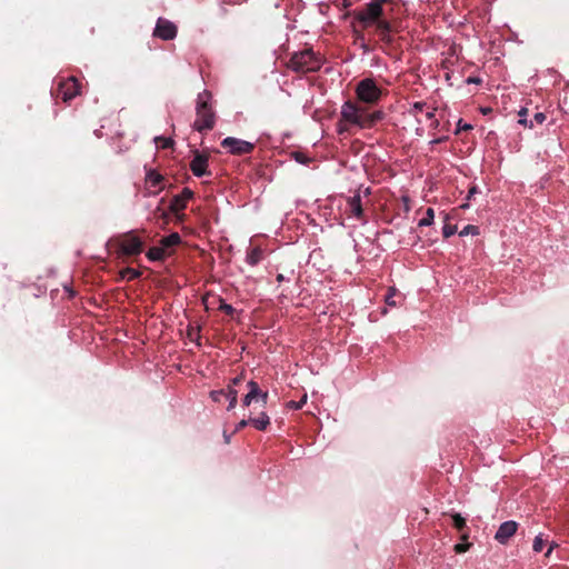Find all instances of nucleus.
Wrapping results in <instances>:
<instances>
[{"label": "nucleus", "instance_id": "f257e3e1", "mask_svg": "<svg viewBox=\"0 0 569 569\" xmlns=\"http://www.w3.org/2000/svg\"><path fill=\"white\" fill-rule=\"evenodd\" d=\"M393 0H371L361 9L349 12L363 29L375 27V31L380 40L386 44H391L393 38L392 32L396 31L395 20L390 18V11Z\"/></svg>", "mask_w": 569, "mask_h": 569}, {"label": "nucleus", "instance_id": "f03ea898", "mask_svg": "<svg viewBox=\"0 0 569 569\" xmlns=\"http://www.w3.org/2000/svg\"><path fill=\"white\" fill-rule=\"evenodd\" d=\"M385 113L380 110L368 112L366 108L358 106L352 101H347L341 108V118L350 124L360 128H372L377 122L382 120Z\"/></svg>", "mask_w": 569, "mask_h": 569}, {"label": "nucleus", "instance_id": "7ed1b4c3", "mask_svg": "<svg viewBox=\"0 0 569 569\" xmlns=\"http://www.w3.org/2000/svg\"><path fill=\"white\" fill-rule=\"evenodd\" d=\"M211 92L203 90L198 94L196 104V120L193 129L204 132L213 129L216 124V112L210 103Z\"/></svg>", "mask_w": 569, "mask_h": 569}, {"label": "nucleus", "instance_id": "20e7f679", "mask_svg": "<svg viewBox=\"0 0 569 569\" xmlns=\"http://www.w3.org/2000/svg\"><path fill=\"white\" fill-rule=\"evenodd\" d=\"M323 59L320 53H316L312 49H305L295 52L287 66L297 73L316 72L320 70Z\"/></svg>", "mask_w": 569, "mask_h": 569}, {"label": "nucleus", "instance_id": "39448f33", "mask_svg": "<svg viewBox=\"0 0 569 569\" xmlns=\"http://www.w3.org/2000/svg\"><path fill=\"white\" fill-rule=\"evenodd\" d=\"M113 242L117 252L122 256H138L143 251V241L136 231L122 233L114 238Z\"/></svg>", "mask_w": 569, "mask_h": 569}, {"label": "nucleus", "instance_id": "423d86ee", "mask_svg": "<svg viewBox=\"0 0 569 569\" xmlns=\"http://www.w3.org/2000/svg\"><path fill=\"white\" fill-rule=\"evenodd\" d=\"M356 94L359 101L376 104L381 99L382 90L372 78H365L358 82Z\"/></svg>", "mask_w": 569, "mask_h": 569}, {"label": "nucleus", "instance_id": "0eeeda50", "mask_svg": "<svg viewBox=\"0 0 569 569\" xmlns=\"http://www.w3.org/2000/svg\"><path fill=\"white\" fill-rule=\"evenodd\" d=\"M221 147L228 150L230 154L243 156L252 153L256 144L234 137H227L221 141Z\"/></svg>", "mask_w": 569, "mask_h": 569}, {"label": "nucleus", "instance_id": "6e6552de", "mask_svg": "<svg viewBox=\"0 0 569 569\" xmlns=\"http://www.w3.org/2000/svg\"><path fill=\"white\" fill-rule=\"evenodd\" d=\"M80 93V84L76 78L70 77L58 83L56 89L57 98L63 102H69Z\"/></svg>", "mask_w": 569, "mask_h": 569}, {"label": "nucleus", "instance_id": "1a4fd4ad", "mask_svg": "<svg viewBox=\"0 0 569 569\" xmlns=\"http://www.w3.org/2000/svg\"><path fill=\"white\" fill-rule=\"evenodd\" d=\"M177 26L166 18H159L153 29V37L164 41L173 40L177 37Z\"/></svg>", "mask_w": 569, "mask_h": 569}, {"label": "nucleus", "instance_id": "9d476101", "mask_svg": "<svg viewBox=\"0 0 569 569\" xmlns=\"http://www.w3.org/2000/svg\"><path fill=\"white\" fill-rule=\"evenodd\" d=\"M192 197H193V192L189 188H183L181 193L176 194L171 199L170 206H169L170 211L172 213H174L178 219H182L184 217V214L180 216L179 212L182 211L183 209H186L187 202L190 199H192Z\"/></svg>", "mask_w": 569, "mask_h": 569}, {"label": "nucleus", "instance_id": "9b49d317", "mask_svg": "<svg viewBox=\"0 0 569 569\" xmlns=\"http://www.w3.org/2000/svg\"><path fill=\"white\" fill-rule=\"evenodd\" d=\"M208 154L196 151L190 162V170L196 177L211 176V172L208 170Z\"/></svg>", "mask_w": 569, "mask_h": 569}, {"label": "nucleus", "instance_id": "f8f14e48", "mask_svg": "<svg viewBox=\"0 0 569 569\" xmlns=\"http://www.w3.org/2000/svg\"><path fill=\"white\" fill-rule=\"evenodd\" d=\"M517 529H518V523L516 521H512V520L505 521L499 526V528L495 535V539L498 542L505 545L517 532Z\"/></svg>", "mask_w": 569, "mask_h": 569}, {"label": "nucleus", "instance_id": "ddd939ff", "mask_svg": "<svg viewBox=\"0 0 569 569\" xmlns=\"http://www.w3.org/2000/svg\"><path fill=\"white\" fill-rule=\"evenodd\" d=\"M346 212L349 216H353L359 220H363L365 214L361 203V197L359 193L347 198Z\"/></svg>", "mask_w": 569, "mask_h": 569}, {"label": "nucleus", "instance_id": "4468645a", "mask_svg": "<svg viewBox=\"0 0 569 569\" xmlns=\"http://www.w3.org/2000/svg\"><path fill=\"white\" fill-rule=\"evenodd\" d=\"M181 243V237L178 232H172L160 239L159 244L166 250L173 253V248Z\"/></svg>", "mask_w": 569, "mask_h": 569}, {"label": "nucleus", "instance_id": "2eb2a0df", "mask_svg": "<svg viewBox=\"0 0 569 569\" xmlns=\"http://www.w3.org/2000/svg\"><path fill=\"white\" fill-rule=\"evenodd\" d=\"M147 258L151 261H163L171 256V251H166L160 244L151 247L147 253Z\"/></svg>", "mask_w": 569, "mask_h": 569}, {"label": "nucleus", "instance_id": "dca6fc26", "mask_svg": "<svg viewBox=\"0 0 569 569\" xmlns=\"http://www.w3.org/2000/svg\"><path fill=\"white\" fill-rule=\"evenodd\" d=\"M250 423L258 430H266L270 425L269 416L266 412H261L257 418L250 419Z\"/></svg>", "mask_w": 569, "mask_h": 569}, {"label": "nucleus", "instance_id": "f3484780", "mask_svg": "<svg viewBox=\"0 0 569 569\" xmlns=\"http://www.w3.org/2000/svg\"><path fill=\"white\" fill-rule=\"evenodd\" d=\"M262 259V250L259 248V247H254L252 248L248 253H247V262L250 264V266H256L258 264Z\"/></svg>", "mask_w": 569, "mask_h": 569}, {"label": "nucleus", "instance_id": "a211bd4d", "mask_svg": "<svg viewBox=\"0 0 569 569\" xmlns=\"http://www.w3.org/2000/svg\"><path fill=\"white\" fill-rule=\"evenodd\" d=\"M162 180H163V177L159 172H157L154 170H149L147 172L146 182L150 187H153V188L159 187L160 183L162 182Z\"/></svg>", "mask_w": 569, "mask_h": 569}, {"label": "nucleus", "instance_id": "6ab92c4d", "mask_svg": "<svg viewBox=\"0 0 569 569\" xmlns=\"http://www.w3.org/2000/svg\"><path fill=\"white\" fill-rule=\"evenodd\" d=\"M141 272L139 270L132 269V268H124L120 271V278L127 279L128 281L136 280L140 278Z\"/></svg>", "mask_w": 569, "mask_h": 569}, {"label": "nucleus", "instance_id": "aec40b11", "mask_svg": "<svg viewBox=\"0 0 569 569\" xmlns=\"http://www.w3.org/2000/svg\"><path fill=\"white\" fill-rule=\"evenodd\" d=\"M451 517L453 521V527L458 531H462L467 527L466 519L460 513H453Z\"/></svg>", "mask_w": 569, "mask_h": 569}, {"label": "nucleus", "instance_id": "412c9836", "mask_svg": "<svg viewBox=\"0 0 569 569\" xmlns=\"http://www.w3.org/2000/svg\"><path fill=\"white\" fill-rule=\"evenodd\" d=\"M527 114H528V109L527 108H521L519 110V112H518V116H519L518 122L520 124H522L523 127L532 128L533 127V122H532V120L530 122H528Z\"/></svg>", "mask_w": 569, "mask_h": 569}, {"label": "nucleus", "instance_id": "4be33fe9", "mask_svg": "<svg viewBox=\"0 0 569 569\" xmlns=\"http://www.w3.org/2000/svg\"><path fill=\"white\" fill-rule=\"evenodd\" d=\"M397 293H398L397 289L389 288L388 295L385 298V301H386L387 306L396 307L398 305V301L396 300Z\"/></svg>", "mask_w": 569, "mask_h": 569}, {"label": "nucleus", "instance_id": "5701e85b", "mask_svg": "<svg viewBox=\"0 0 569 569\" xmlns=\"http://www.w3.org/2000/svg\"><path fill=\"white\" fill-rule=\"evenodd\" d=\"M435 219V211L432 208H428L426 211V217H423L419 221V226H430L433 222Z\"/></svg>", "mask_w": 569, "mask_h": 569}, {"label": "nucleus", "instance_id": "b1692460", "mask_svg": "<svg viewBox=\"0 0 569 569\" xmlns=\"http://www.w3.org/2000/svg\"><path fill=\"white\" fill-rule=\"evenodd\" d=\"M248 388H249L248 393L253 399H258V396H260V393H261V389H260L259 385L256 381L251 380L248 382Z\"/></svg>", "mask_w": 569, "mask_h": 569}, {"label": "nucleus", "instance_id": "393cba45", "mask_svg": "<svg viewBox=\"0 0 569 569\" xmlns=\"http://www.w3.org/2000/svg\"><path fill=\"white\" fill-rule=\"evenodd\" d=\"M156 142L161 149H169L173 146V140L170 138L157 137Z\"/></svg>", "mask_w": 569, "mask_h": 569}, {"label": "nucleus", "instance_id": "a878e982", "mask_svg": "<svg viewBox=\"0 0 569 569\" xmlns=\"http://www.w3.org/2000/svg\"><path fill=\"white\" fill-rule=\"evenodd\" d=\"M546 545V540L542 538L541 535L537 536L533 540V546H532V549L536 551V552H541L543 547Z\"/></svg>", "mask_w": 569, "mask_h": 569}, {"label": "nucleus", "instance_id": "bb28decb", "mask_svg": "<svg viewBox=\"0 0 569 569\" xmlns=\"http://www.w3.org/2000/svg\"><path fill=\"white\" fill-rule=\"evenodd\" d=\"M293 158L297 162L301 164H308L310 162V158L306 153L300 151L293 152Z\"/></svg>", "mask_w": 569, "mask_h": 569}, {"label": "nucleus", "instance_id": "cd10ccee", "mask_svg": "<svg viewBox=\"0 0 569 569\" xmlns=\"http://www.w3.org/2000/svg\"><path fill=\"white\" fill-rule=\"evenodd\" d=\"M457 232V227L455 224L447 223L442 228V234L445 238H449Z\"/></svg>", "mask_w": 569, "mask_h": 569}, {"label": "nucleus", "instance_id": "c85d7f7f", "mask_svg": "<svg viewBox=\"0 0 569 569\" xmlns=\"http://www.w3.org/2000/svg\"><path fill=\"white\" fill-rule=\"evenodd\" d=\"M219 310H220V311H222V312H224V313H226V315H228V316H232V315H233V312H234V308H233L231 305L227 303V302H226L224 300H222V299L220 300Z\"/></svg>", "mask_w": 569, "mask_h": 569}, {"label": "nucleus", "instance_id": "c756f323", "mask_svg": "<svg viewBox=\"0 0 569 569\" xmlns=\"http://www.w3.org/2000/svg\"><path fill=\"white\" fill-rule=\"evenodd\" d=\"M467 234H479V228L473 224L466 226L461 232L460 236H467Z\"/></svg>", "mask_w": 569, "mask_h": 569}, {"label": "nucleus", "instance_id": "7c9ffc66", "mask_svg": "<svg viewBox=\"0 0 569 569\" xmlns=\"http://www.w3.org/2000/svg\"><path fill=\"white\" fill-rule=\"evenodd\" d=\"M426 107V102L423 101H417L412 104V108L410 110V113L413 116H418V113L422 112Z\"/></svg>", "mask_w": 569, "mask_h": 569}, {"label": "nucleus", "instance_id": "2f4dec72", "mask_svg": "<svg viewBox=\"0 0 569 569\" xmlns=\"http://www.w3.org/2000/svg\"><path fill=\"white\" fill-rule=\"evenodd\" d=\"M210 398L214 401V402H220L223 398H226V395H224V389H220V390H213L210 392Z\"/></svg>", "mask_w": 569, "mask_h": 569}, {"label": "nucleus", "instance_id": "473e14b6", "mask_svg": "<svg viewBox=\"0 0 569 569\" xmlns=\"http://www.w3.org/2000/svg\"><path fill=\"white\" fill-rule=\"evenodd\" d=\"M200 328L199 327H189L188 328V337L190 340H196L199 338Z\"/></svg>", "mask_w": 569, "mask_h": 569}, {"label": "nucleus", "instance_id": "72a5a7b5", "mask_svg": "<svg viewBox=\"0 0 569 569\" xmlns=\"http://www.w3.org/2000/svg\"><path fill=\"white\" fill-rule=\"evenodd\" d=\"M470 546L471 545L468 542L467 543H457L453 549L457 553H462V552H466L470 548Z\"/></svg>", "mask_w": 569, "mask_h": 569}, {"label": "nucleus", "instance_id": "f704fd0d", "mask_svg": "<svg viewBox=\"0 0 569 569\" xmlns=\"http://www.w3.org/2000/svg\"><path fill=\"white\" fill-rule=\"evenodd\" d=\"M306 401H307V396L305 395L300 401H297V402L291 401L289 403V406H290V408H293V409H301L302 406L306 403Z\"/></svg>", "mask_w": 569, "mask_h": 569}, {"label": "nucleus", "instance_id": "c9c22d12", "mask_svg": "<svg viewBox=\"0 0 569 569\" xmlns=\"http://www.w3.org/2000/svg\"><path fill=\"white\" fill-rule=\"evenodd\" d=\"M250 422V419L249 420H246V419H242L240 420L237 425H236V428L233 430V433L236 432H239L240 430H242L243 428H246L248 426V423Z\"/></svg>", "mask_w": 569, "mask_h": 569}, {"label": "nucleus", "instance_id": "e433bc0d", "mask_svg": "<svg viewBox=\"0 0 569 569\" xmlns=\"http://www.w3.org/2000/svg\"><path fill=\"white\" fill-rule=\"evenodd\" d=\"M224 395L226 398L238 397V391L232 388V386H228V388L224 389Z\"/></svg>", "mask_w": 569, "mask_h": 569}, {"label": "nucleus", "instance_id": "4c0bfd02", "mask_svg": "<svg viewBox=\"0 0 569 569\" xmlns=\"http://www.w3.org/2000/svg\"><path fill=\"white\" fill-rule=\"evenodd\" d=\"M546 118H547V117H546V114H545L543 112H537V113L535 114V117H533V120H535L537 123L541 124V123L546 120Z\"/></svg>", "mask_w": 569, "mask_h": 569}, {"label": "nucleus", "instance_id": "58836bf2", "mask_svg": "<svg viewBox=\"0 0 569 569\" xmlns=\"http://www.w3.org/2000/svg\"><path fill=\"white\" fill-rule=\"evenodd\" d=\"M472 129V126L471 124H468V123H465V124H461V120H459L458 124H457V132H459L460 130H471Z\"/></svg>", "mask_w": 569, "mask_h": 569}, {"label": "nucleus", "instance_id": "ea45409f", "mask_svg": "<svg viewBox=\"0 0 569 569\" xmlns=\"http://www.w3.org/2000/svg\"><path fill=\"white\" fill-rule=\"evenodd\" d=\"M229 400L228 410H232L237 405L238 397L227 398Z\"/></svg>", "mask_w": 569, "mask_h": 569}, {"label": "nucleus", "instance_id": "a19ab883", "mask_svg": "<svg viewBox=\"0 0 569 569\" xmlns=\"http://www.w3.org/2000/svg\"><path fill=\"white\" fill-rule=\"evenodd\" d=\"M252 400L254 399L249 393H247L242 400L243 406L249 407Z\"/></svg>", "mask_w": 569, "mask_h": 569}, {"label": "nucleus", "instance_id": "79ce46f5", "mask_svg": "<svg viewBox=\"0 0 569 569\" xmlns=\"http://www.w3.org/2000/svg\"><path fill=\"white\" fill-rule=\"evenodd\" d=\"M478 192L477 187H471L468 191L467 199L470 200Z\"/></svg>", "mask_w": 569, "mask_h": 569}, {"label": "nucleus", "instance_id": "37998d69", "mask_svg": "<svg viewBox=\"0 0 569 569\" xmlns=\"http://www.w3.org/2000/svg\"><path fill=\"white\" fill-rule=\"evenodd\" d=\"M435 117H436V114H435V110L428 111V112L426 113V118H427L428 120H435L436 124H438V121L435 119Z\"/></svg>", "mask_w": 569, "mask_h": 569}, {"label": "nucleus", "instance_id": "c03bdc74", "mask_svg": "<svg viewBox=\"0 0 569 569\" xmlns=\"http://www.w3.org/2000/svg\"><path fill=\"white\" fill-rule=\"evenodd\" d=\"M268 397H269V396H268V392H266V391H261L260 396H258V398H260V399H261V401L263 402V405H266V403H267Z\"/></svg>", "mask_w": 569, "mask_h": 569}, {"label": "nucleus", "instance_id": "a18cd8bd", "mask_svg": "<svg viewBox=\"0 0 569 569\" xmlns=\"http://www.w3.org/2000/svg\"><path fill=\"white\" fill-rule=\"evenodd\" d=\"M243 380L242 376H238L232 379V385H239Z\"/></svg>", "mask_w": 569, "mask_h": 569}, {"label": "nucleus", "instance_id": "49530a36", "mask_svg": "<svg viewBox=\"0 0 569 569\" xmlns=\"http://www.w3.org/2000/svg\"><path fill=\"white\" fill-rule=\"evenodd\" d=\"M556 546H557L556 543H551L545 556L549 557Z\"/></svg>", "mask_w": 569, "mask_h": 569}, {"label": "nucleus", "instance_id": "de8ad7c7", "mask_svg": "<svg viewBox=\"0 0 569 569\" xmlns=\"http://www.w3.org/2000/svg\"><path fill=\"white\" fill-rule=\"evenodd\" d=\"M231 435H228L227 431H223V439L226 443H230Z\"/></svg>", "mask_w": 569, "mask_h": 569}, {"label": "nucleus", "instance_id": "09e8293b", "mask_svg": "<svg viewBox=\"0 0 569 569\" xmlns=\"http://www.w3.org/2000/svg\"><path fill=\"white\" fill-rule=\"evenodd\" d=\"M277 281H278V282H282V281H284V276H283L282 273H279V274L277 276Z\"/></svg>", "mask_w": 569, "mask_h": 569}, {"label": "nucleus", "instance_id": "8fccbe9b", "mask_svg": "<svg viewBox=\"0 0 569 569\" xmlns=\"http://www.w3.org/2000/svg\"><path fill=\"white\" fill-rule=\"evenodd\" d=\"M480 80L479 79H475V78H469L468 79V82H475V83H478Z\"/></svg>", "mask_w": 569, "mask_h": 569}, {"label": "nucleus", "instance_id": "3c124183", "mask_svg": "<svg viewBox=\"0 0 569 569\" xmlns=\"http://www.w3.org/2000/svg\"><path fill=\"white\" fill-rule=\"evenodd\" d=\"M351 3L349 2V0H343V6L345 7H349Z\"/></svg>", "mask_w": 569, "mask_h": 569}]
</instances>
